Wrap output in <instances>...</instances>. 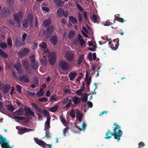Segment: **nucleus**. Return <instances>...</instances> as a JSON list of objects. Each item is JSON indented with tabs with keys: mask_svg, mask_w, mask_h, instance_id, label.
Instances as JSON below:
<instances>
[{
	"mask_svg": "<svg viewBox=\"0 0 148 148\" xmlns=\"http://www.w3.org/2000/svg\"><path fill=\"white\" fill-rule=\"evenodd\" d=\"M1 13L5 16H7L10 13L9 10L7 8H3L1 11Z\"/></svg>",
	"mask_w": 148,
	"mask_h": 148,
	"instance_id": "b1692460",
	"label": "nucleus"
},
{
	"mask_svg": "<svg viewBox=\"0 0 148 148\" xmlns=\"http://www.w3.org/2000/svg\"><path fill=\"white\" fill-rule=\"evenodd\" d=\"M51 23V20L50 19H46L43 22V24L44 26L46 27L49 25Z\"/></svg>",
	"mask_w": 148,
	"mask_h": 148,
	"instance_id": "393cba45",
	"label": "nucleus"
},
{
	"mask_svg": "<svg viewBox=\"0 0 148 148\" xmlns=\"http://www.w3.org/2000/svg\"><path fill=\"white\" fill-rule=\"evenodd\" d=\"M72 103L71 102V100H70L68 103L65 106V108L68 109L69 108H70L71 107V105Z\"/></svg>",
	"mask_w": 148,
	"mask_h": 148,
	"instance_id": "3c124183",
	"label": "nucleus"
},
{
	"mask_svg": "<svg viewBox=\"0 0 148 148\" xmlns=\"http://www.w3.org/2000/svg\"><path fill=\"white\" fill-rule=\"evenodd\" d=\"M40 61L42 64L46 66L47 65V62L46 61L43 59H41L40 60Z\"/></svg>",
	"mask_w": 148,
	"mask_h": 148,
	"instance_id": "680f3d73",
	"label": "nucleus"
},
{
	"mask_svg": "<svg viewBox=\"0 0 148 148\" xmlns=\"http://www.w3.org/2000/svg\"><path fill=\"white\" fill-rule=\"evenodd\" d=\"M7 42L8 45L9 46H12V42L11 39L9 38L7 39Z\"/></svg>",
	"mask_w": 148,
	"mask_h": 148,
	"instance_id": "603ef678",
	"label": "nucleus"
},
{
	"mask_svg": "<svg viewBox=\"0 0 148 148\" xmlns=\"http://www.w3.org/2000/svg\"><path fill=\"white\" fill-rule=\"evenodd\" d=\"M60 118L61 120L62 123L64 125H66V121L62 115H61L60 116Z\"/></svg>",
	"mask_w": 148,
	"mask_h": 148,
	"instance_id": "473e14b6",
	"label": "nucleus"
},
{
	"mask_svg": "<svg viewBox=\"0 0 148 148\" xmlns=\"http://www.w3.org/2000/svg\"><path fill=\"white\" fill-rule=\"evenodd\" d=\"M11 86L10 84H5L3 89V94H6L9 91L11 88Z\"/></svg>",
	"mask_w": 148,
	"mask_h": 148,
	"instance_id": "4468645a",
	"label": "nucleus"
},
{
	"mask_svg": "<svg viewBox=\"0 0 148 148\" xmlns=\"http://www.w3.org/2000/svg\"><path fill=\"white\" fill-rule=\"evenodd\" d=\"M57 14L58 16L59 17L64 16L65 17H67L69 14V11L67 10L64 11L63 8H59L57 11Z\"/></svg>",
	"mask_w": 148,
	"mask_h": 148,
	"instance_id": "0eeeda50",
	"label": "nucleus"
},
{
	"mask_svg": "<svg viewBox=\"0 0 148 148\" xmlns=\"http://www.w3.org/2000/svg\"><path fill=\"white\" fill-rule=\"evenodd\" d=\"M45 53H49V63L52 65L55 64L56 61V55L55 53L52 52L50 53L48 51V50L47 49L45 51Z\"/></svg>",
	"mask_w": 148,
	"mask_h": 148,
	"instance_id": "7ed1b4c3",
	"label": "nucleus"
},
{
	"mask_svg": "<svg viewBox=\"0 0 148 148\" xmlns=\"http://www.w3.org/2000/svg\"><path fill=\"white\" fill-rule=\"evenodd\" d=\"M68 129H69L68 127H66L64 129L63 132V135H64V136H66V132H67V131H68Z\"/></svg>",
	"mask_w": 148,
	"mask_h": 148,
	"instance_id": "338daca9",
	"label": "nucleus"
},
{
	"mask_svg": "<svg viewBox=\"0 0 148 148\" xmlns=\"http://www.w3.org/2000/svg\"><path fill=\"white\" fill-rule=\"evenodd\" d=\"M92 21L96 23L97 22V16L95 14H93L92 16Z\"/></svg>",
	"mask_w": 148,
	"mask_h": 148,
	"instance_id": "a19ab883",
	"label": "nucleus"
},
{
	"mask_svg": "<svg viewBox=\"0 0 148 148\" xmlns=\"http://www.w3.org/2000/svg\"><path fill=\"white\" fill-rule=\"evenodd\" d=\"M116 19L117 20V21L119 22H121V23L123 22L124 21H125V20H124L123 18H120L119 17V14H116Z\"/></svg>",
	"mask_w": 148,
	"mask_h": 148,
	"instance_id": "ea45409f",
	"label": "nucleus"
},
{
	"mask_svg": "<svg viewBox=\"0 0 148 148\" xmlns=\"http://www.w3.org/2000/svg\"><path fill=\"white\" fill-rule=\"evenodd\" d=\"M77 73L75 72L70 73L68 75V76L69 78V79L70 80H73L75 77L77 75Z\"/></svg>",
	"mask_w": 148,
	"mask_h": 148,
	"instance_id": "5701e85b",
	"label": "nucleus"
},
{
	"mask_svg": "<svg viewBox=\"0 0 148 148\" xmlns=\"http://www.w3.org/2000/svg\"><path fill=\"white\" fill-rule=\"evenodd\" d=\"M59 66L61 69L64 71L67 70L69 68V65L64 60H61L59 63Z\"/></svg>",
	"mask_w": 148,
	"mask_h": 148,
	"instance_id": "423d86ee",
	"label": "nucleus"
},
{
	"mask_svg": "<svg viewBox=\"0 0 148 148\" xmlns=\"http://www.w3.org/2000/svg\"><path fill=\"white\" fill-rule=\"evenodd\" d=\"M27 93L28 95L31 97H33L35 95V93L31 92L29 91H27Z\"/></svg>",
	"mask_w": 148,
	"mask_h": 148,
	"instance_id": "13d9d810",
	"label": "nucleus"
},
{
	"mask_svg": "<svg viewBox=\"0 0 148 148\" xmlns=\"http://www.w3.org/2000/svg\"><path fill=\"white\" fill-rule=\"evenodd\" d=\"M25 132L26 131H25V127L21 129L18 132L19 134H22Z\"/></svg>",
	"mask_w": 148,
	"mask_h": 148,
	"instance_id": "09e8293b",
	"label": "nucleus"
},
{
	"mask_svg": "<svg viewBox=\"0 0 148 148\" xmlns=\"http://www.w3.org/2000/svg\"><path fill=\"white\" fill-rule=\"evenodd\" d=\"M69 101V99L68 97L65 98L62 101V103L63 104H65L66 103Z\"/></svg>",
	"mask_w": 148,
	"mask_h": 148,
	"instance_id": "0e129e2a",
	"label": "nucleus"
},
{
	"mask_svg": "<svg viewBox=\"0 0 148 148\" xmlns=\"http://www.w3.org/2000/svg\"><path fill=\"white\" fill-rule=\"evenodd\" d=\"M54 30V27L53 25H49L45 29V34L47 38H49L51 35L52 32Z\"/></svg>",
	"mask_w": 148,
	"mask_h": 148,
	"instance_id": "39448f33",
	"label": "nucleus"
},
{
	"mask_svg": "<svg viewBox=\"0 0 148 148\" xmlns=\"http://www.w3.org/2000/svg\"><path fill=\"white\" fill-rule=\"evenodd\" d=\"M74 34L75 33L73 31H70L68 34V37L70 39H72L73 37Z\"/></svg>",
	"mask_w": 148,
	"mask_h": 148,
	"instance_id": "f704fd0d",
	"label": "nucleus"
},
{
	"mask_svg": "<svg viewBox=\"0 0 148 148\" xmlns=\"http://www.w3.org/2000/svg\"><path fill=\"white\" fill-rule=\"evenodd\" d=\"M27 20L29 22L30 25L33 24V16L32 14H29L28 15Z\"/></svg>",
	"mask_w": 148,
	"mask_h": 148,
	"instance_id": "bb28decb",
	"label": "nucleus"
},
{
	"mask_svg": "<svg viewBox=\"0 0 148 148\" xmlns=\"http://www.w3.org/2000/svg\"><path fill=\"white\" fill-rule=\"evenodd\" d=\"M0 55L1 56V57L4 58H7L8 57V55L5 53L0 48Z\"/></svg>",
	"mask_w": 148,
	"mask_h": 148,
	"instance_id": "7c9ffc66",
	"label": "nucleus"
},
{
	"mask_svg": "<svg viewBox=\"0 0 148 148\" xmlns=\"http://www.w3.org/2000/svg\"><path fill=\"white\" fill-rule=\"evenodd\" d=\"M8 45L6 43L2 42L0 43V47L3 49H5L7 48Z\"/></svg>",
	"mask_w": 148,
	"mask_h": 148,
	"instance_id": "2f4dec72",
	"label": "nucleus"
},
{
	"mask_svg": "<svg viewBox=\"0 0 148 148\" xmlns=\"http://www.w3.org/2000/svg\"><path fill=\"white\" fill-rule=\"evenodd\" d=\"M76 5L77 7L80 11H82L83 9L81 5L77 3H76Z\"/></svg>",
	"mask_w": 148,
	"mask_h": 148,
	"instance_id": "69168bd1",
	"label": "nucleus"
},
{
	"mask_svg": "<svg viewBox=\"0 0 148 148\" xmlns=\"http://www.w3.org/2000/svg\"><path fill=\"white\" fill-rule=\"evenodd\" d=\"M38 101L40 102H45L47 101L48 98L46 97H42L39 98Z\"/></svg>",
	"mask_w": 148,
	"mask_h": 148,
	"instance_id": "37998d69",
	"label": "nucleus"
},
{
	"mask_svg": "<svg viewBox=\"0 0 148 148\" xmlns=\"http://www.w3.org/2000/svg\"><path fill=\"white\" fill-rule=\"evenodd\" d=\"M87 12L86 11H84L83 12V15L84 18L85 20H86L87 19L88 20V17L87 18Z\"/></svg>",
	"mask_w": 148,
	"mask_h": 148,
	"instance_id": "e2e57ef3",
	"label": "nucleus"
},
{
	"mask_svg": "<svg viewBox=\"0 0 148 148\" xmlns=\"http://www.w3.org/2000/svg\"><path fill=\"white\" fill-rule=\"evenodd\" d=\"M23 108H20L18 111L14 112L13 114L14 115H21L23 112Z\"/></svg>",
	"mask_w": 148,
	"mask_h": 148,
	"instance_id": "a878e982",
	"label": "nucleus"
},
{
	"mask_svg": "<svg viewBox=\"0 0 148 148\" xmlns=\"http://www.w3.org/2000/svg\"><path fill=\"white\" fill-rule=\"evenodd\" d=\"M22 65L24 67L26 70L29 69V63L27 60H22Z\"/></svg>",
	"mask_w": 148,
	"mask_h": 148,
	"instance_id": "f3484780",
	"label": "nucleus"
},
{
	"mask_svg": "<svg viewBox=\"0 0 148 148\" xmlns=\"http://www.w3.org/2000/svg\"><path fill=\"white\" fill-rule=\"evenodd\" d=\"M58 37L57 36L54 35L52 36L50 39L51 44L53 45H56L58 41Z\"/></svg>",
	"mask_w": 148,
	"mask_h": 148,
	"instance_id": "ddd939ff",
	"label": "nucleus"
},
{
	"mask_svg": "<svg viewBox=\"0 0 148 148\" xmlns=\"http://www.w3.org/2000/svg\"><path fill=\"white\" fill-rule=\"evenodd\" d=\"M51 118L50 117H48L47 118V121L45 123V126L47 127L50 128V120Z\"/></svg>",
	"mask_w": 148,
	"mask_h": 148,
	"instance_id": "c85d7f7f",
	"label": "nucleus"
},
{
	"mask_svg": "<svg viewBox=\"0 0 148 148\" xmlns=\"http://www.w3.org/2000/svg\"><path fill=\"white\" fill-rule=\"evenodd\" d=\"M39 46L42 48L45 49L47 47V45L46 43L42 42L41 44H40Z\"/></svg>",
	"mask_w": 148,
	"mask_h": 148,
	"instance_id": "49530a36",
	"label": "nucleus"
},
{
	"mask_svg": "<svg viewBox=\"0 0 148 148\" xmlns=\"http://www.w3.org/2000/svg\"><path fill=\"white\" fill-rule=\"evenodd\" d=\"M29 58L30 59V61L31 63L32 68L34 70L38 69L39 66V63L38 62H36L35 56L33 55L30 56Z\"/></svg>",
	"mask_w": 148,
	"mask_h": 148,
	"instance_id": "20e7f679",
	"label": "nucleus"
},
{
	"mask_svg": "<svg viewBox=\"0 0 148 148\" xmlns=\"http://www.w3.org/2000/svg\"><path fill=\"white\" fill-rule=\"evenodd\" d=\"M79 75L80 76H79L77 77V78L76 79V81L78 82H80L81 79L82 77L83 74L82 73H79Z\"/></svg>",
	"mask_w": 148,
	"mask_h": 148,
	"instance_id": "4d7b16f0",
	"label": "nucleus"
},
{
	"mask_svg": "<svg viewBox=\"0 0 148 148\" xmlns=\"http://www.w3.org/2000/svg\"><path fill=\"white\" fill-rule=\"evenodd\" d=\"M86 75H85V81L87 82V87H88V89L89 90V88L88 87V86H89V85L90 83L91 82V76H89V78H88V71L87 70H86Z\"/></svg>",
	"mask_w": 148,
	"mask_h": 148,
	"instance_id": "f8f14e48",
	"label": "nucleus"
},
{
	"mask_svg": "<svg viewBox=\"0 0 148 148\" xmlns=\"http://www.w3.org/2000/svg\"><path fill=\"white\" fill-rule=\"evenodd\" d=\"M27 36V34L26 33H24L22 35V41L24 42V41L25 40V39Z\"/></svg>",
	"mask_w": 148,
	"mask_h": 148,
	"instance_id": "052dcab7",
	"label": "nucleus"
},
{
	"mask_svg": "<svg viewBox=\"0 0 148 148\" xmlns=\"http://www.w3.org/2000/svg\"><path fill=\"white\" fill-rule=\"evenodd\" d=\"M18 80L20 82L23 83H28L30 81L29 76L25 74L20 76L18 77Z\"/></svg>",
	"mask_w": 148,
	"mask_h": 148,
	"instance_id": "9d476101",
	"label": "nucleus"
},
{
	"mask_svg": "<svg viewBox=\"0 0 148 148\" xmlns=\"http://www.w3.org/2000/svg\"><path fill=\"white\" fill-rule=\"evenodd\" d=\"M75 57V54L71 51H68L66 54V58L67 60L70 62L73 60Z\"/></svg>",
	"mask_w": 148,
	"mask_h": 148,
	"instance_id": "9b49d317",
	"label": "nucleus"
},
{
	"mask_svg": "<svg viewBox=\"0 0 148 148\" xmlns=\"http://www.w3.org/2000/svg\"><path fill=\"white\" fill-rule=\"evenodd\" d=\"M112 23L110 21V20H107L104 24V25L109 26L110 25H112Z\"/></svg>",
	"mask_w": 148,
	"mask_h": 148,
	"instance_id": "a18cd8bd",
	"label": "nucleus"
},
{
	"mask_svg": "<svg viewBox=\"0 0 148 148\" xmlns=\"http://www.w3.org/2000/svg\"><path fill=\"white\" fill-rule=\"evenodd\" d=\"M21 66L20 63H18V64H14L13 65V67L16 69V71L18 70V69L20 68Z\"/></svg>",
	"mask_w": 148,
	"mask_h": 148,
	"instance_id": "8fccbe9b",
	"label": "nucleus"
},
{
	"mask_svg": "<svg viewBox=\"0 0 148 148\" xmlns=\"http://www.w3.org/2000/svg\"><path fill=\"white\" fill-rule=\"evenodd\" d=\"M7 109L9 111L13 112L14 110V108L12 105H8L7 106Z\"/></svg>",
	"mask_w": 148,
	"mask_h": 148,
	"instance_id": "58836bf2",
	"label": "nucleus"
},
{
	"mask_svg": "<svg viewBox=\"0 0 148 148\" xmlns=\"http://www.w3.org/2000/svg\"><path fill=\"white\" fill-rule=\"evenodd\" d=\"M82 114L81 113L80 111H77L76 112V117L78 119V121L81 122L82 120Z\"/></svg>",
	"mask_w": 148,
	"mask_h": 148,
	"instance_id": "aec40b11",
	"label": "nucleus"
},
{
	"mask_svg": "<svg viewBox=\"0 0 148 148\" xmlns=\"http://www.w3.org/2000/svg\"><path fill=\"white\" fill-rule=\"evenodd\" d=\"M69 19L73 24H75L77 23V20L73 16H69Z\"/></svg>",
	"mask_w": 148,
	"mask_h": 148,
	"instance_id": "c756f323",
	"label": "nucleus"
},
{
	"mask_svg": "<svg viewBox=\"0 0 148 148\" xmlns=\"http://www.w3.org/2000/svg\"><path fill=\"white\" fill-rule=\"evenodd\" d=\"M82 99L83 102H86L87 101L88 95L87 93H85L84 96L82 97Z\"/></svg>",
	"mask_w": 148,
	"mask_h": 148,
	"instance_id": "e433bc0d",
	"label": "nucleus"
},
{
	"mask_svg": "<svg viewBox=\"0 0 148 148\" xmlns=\"http://www.w3.org/2000/svg\"><path fill=\"white\" fill-rule=\"evenodd\" d=\"M34 140L37 144L43 148L45 147L46 143L43 141L41 140H39L37 138H35Z\"/></svg>",
	"mask_w": 148,
	"mask_h": 148,
	"instance_id": "2eb2a0df",
	"label": "nucleus"
},
{
	"mask_svg": "<svg viewBox=\"0 0 148 148\" xmlns=\"http://www.w3.org/2000/svg\"><path fill=\"white\" fill-rule=\"evenodd\" d=\"M70 115L71 117L72 118H74L75 117V112L73 109L71 110V111L70 113Z\"/></svg>",
	"mask_w": 148,
	"mask_h": 148,
	"instance_id": "c03bdc74",
	"label": "nucleus"
},
{
	"mask_svg": "<svg viewBox=\"0 0 148 148\" xmlns=\"http://www.w3.org/2000/svg\"><path fill=\"white\" fill-rule=\"evenodd\" d=\"M15 118L17 119L20 120H24L25 119V117L21 116H15Z\"/></svg>",
	"mask_w": 148,
	"mask_h": 148,
	"instance_id": "774afa93",
	"label": "nucleus"
},
{
	"mask_svg": "<svg viewBox=\"0 0 148 148\" xmlns=\"http://www.w3.org/2000/svg\"><path fill=\"white\" fill-rule=\"evenodd\" d=\"M84 59V55H80L77 60V64L78 65H80Z\"/></svg>",
	"mask_w": 148,
	"mask_h": 148,
	"instance_id": "cd10ccee",
	"label": "nucleus"
},
{
	"mask_svg": "<svg viewBox=\"0 0 148 148\" xmlns=\"http://www.w3.org/2000/svg\"><path fill=\"white\" fill-rule=\"evenodd\" d=\"M23 27L25 28H27L28 27L29 23L27 20L25 19L23 21Z\"/></svg>",
	"mask_w": 148,
	"mask_h": 148,
	"instance_id": "72a5a7b5",
	"label": "nucleus"
},
{
	"mask_svg": "<svg viewBox=\"0 0 148 148\" xmlns=\"http://www.w3.org/2000/svg\"><path fill=\"white\" fill-rule=\"evenodd\" d=\"M44 94V92H38L36 94V96L38 97H40L42 96Z\"/></svg>",
	"mask_w": 148,
	"mask_h": 148,
	"instance_id": "bf43d9fd",
	"label": "nucleus"
},
{
	"mask_svg": "<svg viewBox=\"0 0 148 148\" xmlns=\"http://www.w3.org/2000/svg\"><path fill=\"white\" fill-rule=\"evenodd\" d=\"M29 52V49L27 48H23L21 49L18 53V55L20 58L23 57L28 54Z\"/></svg>",
	"mask_w": 148,
	"mask_h": 148,
	"instance_id": "6e6552de",
	"label": "nucleus"
},
{
	"mask_svg": "<svg viewBox=\"0 0 148 148\" xmlns=\"http://www.w3.org/2000/svg\"><path fill=\"white\" fill-rule=\"evenodd\" d=\"M15 44L16 46L18 47L23 45L25 44V42L22 41L21 39H18L16 40Z\"/></svg>",
	"mask_w": 148,
	"mask_h": 148,
	"instance_id": "6ab92c4d",
	"label": "nucleus"
},
{
	"mask_svg": "<svg viewBox=\"0 0 148 148\" xmlns=\"http://www.w3.org/2000/svg\"><path fill=\"white\" fill-rule=\"evenodd\" d=\"M72 101L75 104L77 105L80 103V98L76 96L73 97Z\"/></svg>",
	"mask_w": 148,
	"mask_h": 148,
	"instance_id": "4be33fe9",
	"label": "nucleus"
},
{
	"mask_svg": "<svg viewBox=\"0 0 148 148\" xmlns=\"http://www.w3.org/2000/svg\"><path fill=\"white\" fill-rule=\"evenodd\" d=\"M42 114L45 117H47V118L48 117H49V113L46 110H43Z\"/></svg>",
	"mask_w": 148,
	"mask_h": 148,
	"instance_id": "79ce46f5",
	"label": "nucleus"
},
{
	"mask_svg": "<svg viewBox=\"0 0 148 148\" xmlns=\"http://www.w3.org/2000/svg\"><path fill=\"white\" fill-rule=\"evenodd\" d=\"M84 90H83L82 89H80L78 90L77 91H76V93H77L78 95H82L83 93V91Z\"/></svg>",
	"mask_w": 148,
	"mask_h": 148,
	"instance_id": "de8ad7c7",
	"label": "nucleus"
},
{
	"mask_svg": "<svg viewBox=\"0 0 148 148\" xmlns=\"http://www.w3.org/2000/svg\"><path fill=\"white\" fill-rule=\"evenodd\" d=\"M31 105L35 110H36L38 107L37 105L36 104L32 102L31 103Z\"/></svg>",
	"mask_w": 148,
	"mask_h": 148,
	"instance_id": "5fc2aeb1",
	"label": "nucleus"
},
{
	"mask_svg": "<svg viewBox=\"0 0 148 148\" xmlns=\"http://www.w3.org/2000/svg\"><path fill=\"white\" fill-rule=\"evenodd\" d=\"M113 125L115 126L113 129L114 132H111L110 130H108V132L106 133V136H107L105 138L106 139H108L112 138L111 136H108L110 134L111 135L114 136L115 139L117 140L118 141H119L123 134V132L121 129V127L120 125L117 124L116 122L114 123Z\"/></svg>",
	"mask_w": 148,
	"mask_h": 148,
	"instance_id": "f257e3e1",
	"label": "nucleus"
},
{
	"mask_svg": "<svg viewBox=\"0 0 148 148\" xmlns=\"http://www.w3.org/2000/svg\"><path fill=\"white\" fill-rule=\"evenodd\" d=\"M53 2L58 7H62L64 4V1L61 0H53Z\"/></svg>",
	"mask_w": 148,
	"mask_h": 148,
	"instance_id": "dca6fc26",
	"label": "nucleus"
},
{
	"mask_svg": "<svg viewBox=\"0 0 148 148\" xmlns=\"http://www.w3.org/2000/svg\"><path fill=\"white\" fill-rule=\"evenodd\" d=\"M24 109L25 110V113L28 115L32 116H35L34 112L31 110L30 108L25 107Z\"/></svg>",
	"mask_w": 148,
	"mask_h": 148,
	"instance_id": "a211bd4d",
	"label": "nucleus"
},
{
	"mask_svg": "<svg viewBox=\"0 0 148 148\" xmlns=\"http://www.w3.org/2000/svg\"><path fill=\"white\" fill-rule=\"evenodd\" d=\"M9 141L5 137L0 135V144L2 148H12L9 144Z\"/></svg>",
	"mask_w": 148,
	"mask_h": 148,
	"instance_id": "f03ea898",
	"label": "nucleus"
},
{
	"mask_svg": "<svg viewBox=\"0 0 148 148\" xmlns=\"http://www.w3.org/2000/svg\"><path fill=\"white\" fill-rule=\"evenodd\" d=\"M57 99V96L55 95H53L51 96L50 101L52 102L56 101Z\"/></svg>",
	"mask_w": 148,
	"mask_h": 148,
	"instance_id": "c9c22d12",
	"label": "nucleus"
},
{
	"mask_svg": "<svg viewBox=\"0 0 148 148\" xmlns=\"http://www.w3.org/2000/svg\"><path fill=\"white\" fill-rule=\"evenodd\" d=\"M23 16L22 12L20 11L13 14L14 19L16 21H20Z\"/></svg>",
	"mask_w": 148,
	"mask_h": 148,
	"instance_id": "1a4fd4ad",
	"label": "nucleus"
},
{
	"mask_svg": "<svg viewBox=\"0 0 148 148\" xmlns=\"http://www.w3.org/2000/svg\"><path fill=\"white\" fill-rule=\"evenodd\" d=\"M16 88L17 89V92L19 93H20L21 92V86L19 85H16Z\"/></svg>",
	"mask_w": 148,
	"mask_h": 148,
	"instance_id": "864d4df0",
	"label": "nucleus"
},
{
	"mask_svg": "<svg viewBox=\"0 0 148 148\" xmlns=\"http://www.w3.org/2000/svg\"><path fill=\"white\" fill-rule=\"evenodd\" d=\"M58 108V106L57 105L49 109L50 111L52 112H55Z\"/></svg>",
	"mask_w": 148,
	"mask_h": 148,
	"instance_id": "4c0bfd02",
	"label": "nucleus"
},
{
	"mask_svg": "<svg viewBox=\"0 0 148 148\" xmlns=\"http://www.w3.org/2000/svg\"><path fill=\"white\" fill-rule=\"evenodd\" d=\"M114 42H116L115 44V47H114L113 45H111V47L112 48V49L113 50H116L117 48L119 45V38H117V39H115L114 40Z\"/></svg>",
	"mask_w": 148,
	"mask_h": 148,
	"instance_id": "412c9836",
	"label": "nucleus"
},
{
	"mask_svg": "<svg viewBox=\"0 0 148 148\" xmlns=\"http://www.w3.org/2000/svg\"><path fill=\"white\" fill-rule=\"evenodd\" d=\"M79 45L81 46H83L85 43V42L84 39H82L79 41Z\"/></svg>",
	"mask_w": 148,
	"mask_h": 148,
	"instance_id": "6e6d98bb",
	"label": "nucleus"
}]
</instances>
